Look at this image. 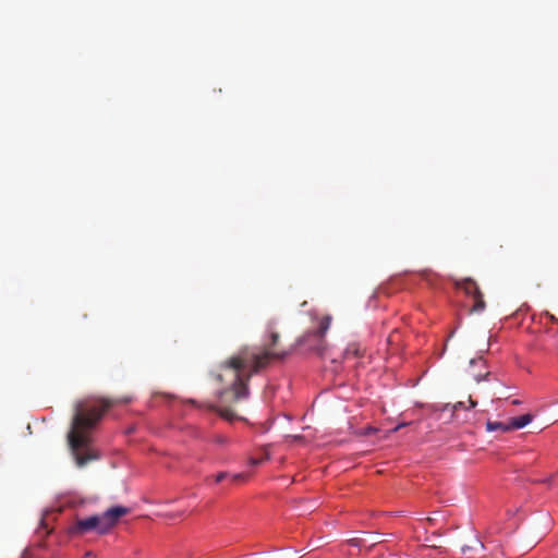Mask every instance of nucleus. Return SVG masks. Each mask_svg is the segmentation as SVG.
<instances>
[{"label": "nucleus", "mask_w": 558, "mask_h": 558, "mask_svg": "<svg viewBox=\"0 0 558 558\" xmlns=\"http://www.w3.org/2000/svg\"><path fill=\"white\" fill-rule=\"evenodd\" d=\"M288 352H257L250 347L241 348L235 354L222 362L217 381L223 385L218 398L222 403H236L250 395L248 381L254 374L267 367L271 359H283Z\"/></svg>", "instance_id": "nucleus-1"}, {"label": "nucleus", "mask_w": 558, "mask_h": 558, "mask_svg": "<svg viewBox=\"0 0 558 558\" xmlns=\"http://www.w3.org/2000/svg\"><path fill=\"white\" fill-rule=\"evenodd\" d=\"M111 405V400L104 399L100 407L89 409L77 407L68 434L69 446L77 466L83 468L88 462L99 458L98 453L89 447L88 433Z\"/></svg>", "instance_id": "nucleus-2"}, {"label": "nucleus", "mask_w": 558, "mask_h": 558, "mask_svg": "<svg viewBox=\"0 0 558 558\" xmlns=\"http://www.w3.org/2000/svg\"><path fill=\"white\" fill-rule=\"evenodd\" d=\"M331 323L330 316H324L319 323V327L317 330L310 331L306 335L300 337L296 339L295 343L288 350H276V347L279 342L280 335L276 330V323L274 320L268 322L267 324V332L269 333V343L266 344L264 348H253L257 352H288V354L282 359L284 360L287 356H289L293 350L301 348L307 343V341L313 340V343L310 344L311 350H318L320 348V343L323 340V337L325 336L326 331L328 330ZM271 359L270 361H272Z\"/></svg>", "instance_id": "nucleus-3"}, {"label": "nucleus", "mask_w": 558, "mask_h": 558, "mask_svg": "<svg viewBox=\"0 0 558 558\" xmlns=\"http://www.w3.org/2000/svg\"><path fill=\"white\" fill-rule=\"evenodd\" d=\"M129 512V508L116 506L108 509L100 515H92L76 520L69 529V532L73 535H84L89 531H96L98 534H106L118 523L121 517Z\"/></svg>", "instance_id": "nucleus-4"}, {"label": "nucleus", "mask_w": 558, "mask_h": 558, "mask_svg": "<svg viewBox=\"0 0 558 558\" xmlns=\"http://www.w3.org/2000/svg\"><path fill=\"white\" fill-rule=\"evenodd\" d=\"M457 287L464 290V292L470 295L471 298L481 292L478 286L476 284V282L471 279V278H465L459 282H457Z\"/></svg>", "instance_id": "nucleus-5"}, {"label": "nucleus", "mask_w": 558, "mask_h": 558, "mask_svg": "<svg viewBox=\"0 0 558 558\" xmlns=\"http://www.w3.org/2000/svg\"><path fill=\"white\" fill-rule=\"evenodd\" d=\"M532 418L533 416L531 414L512 417L509 422V428L510 430L523 428L532 422Z\"/></svg>", "instance_id": "nucleus-6"}, {"label": "nucleus", "mask_w": 558, "mask_h": 558, "mask_svg": "<svg viewBox=\"0 0 558 558\" xmlns=\"http://www.w3.org/2000/svg\"><path fill=\"white\" fill-rule=\"evenodd\" d=\"M205 407L210 411L217 412L221 417L228 421H232L236 417L235 413L229 408H220L215 404H206Z\"/></svg>", "instance_id": "nucleus-7"}, {"label": "nucleus", "mask_w": 558, "mask_h": 558, "mask_svg": "<svg viewBox=\"0 0 558 558\" xmlns=\"http://www.w3.org/2000/svg\"><path fill=\"white\" fill-rule=\"evenodd\" d=\"M474 304L472 306V312L480 313L485 308V301L483 299L482 292H478L472 296Z\"/></svg>", "instance_id": "nucleus-8"}, {"label": "nucleus", "mask_w": 558, "mask_h": 558, "mask_svg": "<svg viewBox=\"0 0 558 558\" xmlns=\"http://www.w3.org/2000/svg\"><path fill=\"white\" fill-rule=\"evenodd\" d=\"M486 428L488 432H495V430H502V432H509V424H505L501 422H490L488 421L486 423Z\"/></svg>", "instance_id": "nucleus-9"}, {"label": "nucleus", "mask_w": 558, "mask_h": 558, "mask_svg": "<svg viewBox=\"0 0 558 558\" xmlns=\"http://www.w3.org/2000/svg\"><path fill=\"white\" fill-rule=\"evenodd\" d=\"M228 477H230V474H229V473H227V472H220V473H218V474L215 476V482H216V483H220V482H222L223 480H226V478H228ZM241 478H243V475H242V474H234V475H232V476H231V480H232V481H234V482H235V481H239V480H241Z\"/></svg>", "instance_id": "nucleus-10"}, {"label": "nucleus", "mask_w": 558, "mask_h": 558, "mask_svg": "<svg viewBox=\"0 0 558 558\" xmlns=\"http://www.w3.org/2000/svg\"><path fill=\"white\" fill-rule=\"evenodd\" d=\"M449 408L451 409L452 413L454 414V412H456V411H458L459 409H464L465 407H464V403H463L462 401H459V402L454 403V404H453V405H451V407H450V404H449V403H448V404H445L444 407L438 408V410H440V411H446V410H448Z\"/></svg>", "instance_id": "nucleus-11"}, {"label": "nucleus", "mask_w": 558, "mask_h": 558, "mask_svg": "<svg viewBox=\"0 0 558 558\" xmlns=\"http://www.w3.org/2000/svg\"><path fill=\"white\" fill-rule=\"evenodd\" d=\"M365 353H366V349L365 348H361L360 345H356L354 348V351L351 350V356L355 355L357 357H365Z\"/></svg>", "instance_id": "nucleus-12"}, {"label": "nucleus", "mask_w": 558, "mask_h": 558, "mask_svg": "<svg viewBox=\"0 0 558 558\" xmlns=\"http://www.w3.org/2000/svg\"><path fill=\"white\" fill-rule=\"evenodd\" d=\"M268 459H269V456L266 453L264 457L258 458V459H257V458H252V459L250 460V463H251V465H259V464H262L265 460H268Z\"/></svg>", "instance_id": "nucleus-13"}, {"label": "nucleus", "mask_w": 558, "mask_h": 558, "mask_svg": "<svg viewBox=\"0 0 558 558\" xmlns=\"http://www.w3.org/2000/svg\"><path fill=\"white\" fill-rule=\"evenodd\" d=\"M557 478H558V473H556L555 475L546 478L544 482L547 483L551 487H558Z\"/></svg>", "instance_id": "nucleus-14"}, {"label": "nucleus", "mask_w": 558, "mask_h": 558, "mask_svg": "<svg viewBox=\"0 0 558 558\" xmlns=\"http://www.w3.org/2000/svg\"><path fill=\"white\" fill-rule=\"evenodd\" d=\"M377 429L374 428V427H367L365 430L363 429H356L354 430L353 433L356 434V435H369V434H373L375 433Z\"/></svg>", "instance_id": "nucleus-15"}, {"label": "nucleus", "mask_w": 558, "mask_h": 558, "mask_svg": "<svg viewBox=\"0 0 558 558\" xmlns=\"http://www.w3.org/2000/svg\"><path fill=\"white\" fill-rule=\"evenodd\" d=\"M407 425H409V423H401V424L397 425L396 427H393V428L391 429V432H392V433H396V432H398L400 428H402V427H404V426H407Z\"/></svg>", "instance_id": "nucleus-16"}, {"label": "nucleus", "mask_w": 558, "mask_h": 558, "mask_svg": "<svg viewBox=\"0 0 558 558\" xmlns=\"http://www.w3.org/2000/svg\"><path fill=\"white\" fill-rule=\"evenodd\" d=\"M487 375H489V372H487L485 375H481V374H477V375H474V378L476 381H481L482 379H484Z\"/></svg>", "instance_id": "nucleus-17"}, {"label": "nucleus", "mask_w": 558, "mask_h": 558, "mask_svg": "<svg viewBox=\"0 0 558 558\" xmlns=\"http://www.w3.org/2000/svg\"><path fill=\"white\" fill-rule=\"evenodd\" d=\"M470 363H471V365L478 364V363H480V364H484V363H485V361H484L482 357H480V359H477V360H475V359L471 360V362H470Z\"/></svg>", "instance_id": "nucleus-18"}, {"label": "nucleus", "mask_w": 558, "mask_h": 558, "mask_svg": "<svg viewBox=\"0 0 558 558\" xmlns=\"http://www.w3.org/2000/svg\"><path fill=\"white\" fill-rule=\"evenodd\" d=\"M469 409L474 408L477 404L476 401H474L471 397L469 398Z\"/></svg>", "instance_id": "nucleus-19"}, {"label": "nucleus", "mask_w": 558, "mask_h": 558, "mask_svg": "<svg viewBox=\"0 0 558 558\" xmlns=\"http://www.w3.org/2000/svg\"><path fill=\"white\" fill-rule=\"evenodd\" d=\"M350 544H351V547H353V546H357V541H356V538H355V537H351Z\"/></svg>", "instance_id": "nucleus-20"}, {"label": "nucleus", "mask_w": 558, "mask_h": 558, "mask_svg": "<svg viewBox=\"0 0 558 558\" xmlns=\"http://www.w3.org/2000/svg\"><path fill=\"white\" fill-rule=\"evenodd\" d=\"M187 402L192 403V404H196V401L195 400H189Z\"/></svg>", "instance_id": "nucleus-21"}, {"label": "nucleus", "mask_w": 558, "mask_h": 558, "mask_svg": "<svg viewBox=\"0 0 558 558\" xmlns=\"http://www.w3.org/2000/svg\"><path fill=\"white\" fill-rule=\"evenodd\" d=\"M512 403L513 404H520V401L519 400H513Z\"/></svg>", "instance_id": "nucleus-22"}, {"label": "nucleus", "mask_w": 558, "mask_h": 558, "mask_svg": "<svg viewBox=\"0 0 558 558\" xmlns=\"http://www.w3.org/2000/svg\"><path fill=\"white\" fill-rule=\"evenodd\" d=\"M217 441H219V442H223V438H220V437H219V438L217 439Z\"/></svg>", "instance_id": "nucleus-23"}]
</instances>
